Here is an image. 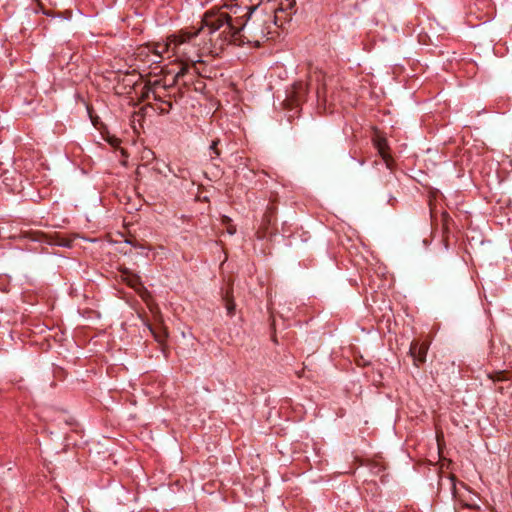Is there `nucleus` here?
I'll return each instance as SVG.
<instances>
[{"label":"nucleus","instance_id":"1","mask_svg":"<svg viewBox=\"0 0 512 512\" xmlns=\"http://www.w3.org/2000/svg\"><path fill=\"white\" fill-rule=\"evenodd\" d=\"M287 9H292L295 1L286 0ZM286 8L283 6L277 11L274 17L271 14L259 10L258 6L231 7L230 12H210L204 15V22L211 32H217L222 27L225 29L219 34L215 43L210 37L211 45L216 46L220 40V48L227 42H235L241 31H245V36L249 42L260 45L261 41L268 38L273 26H280L281 15Z\"/></svg>","mask_w":512,"mask_h":512},{"label":"nucleus","instance_id":"2","mask_svg":"<svg viewBox=\"0 0 512 512\" xmlns=\"http://www.w3.org/2000/svg\"><path fill=\"white\" fill-rule=\"evenodd\" d=\"M208 31V35H213L215 32H211L206 26L204 19L202 20V26L193 31H180L178 34L169 36L170 41L173 43L172 56H176L181 60L189 61L192 63L191 68L195 73L199 74L196 64L198 61H194L191 58L192 52L195 50V46L191 44L192 40L196 38L200 33Z\"/></svg>","mask_w":512,"mask_h":512},{"label":"nucleus","instance_id":"3","mask_svg":"<svg viewBox=\"0 0 512 512\" xmlns=\"http://www.w3.org/2000/svg\"><path fill=\"white\" fill-rule=\"evenodd\" d=\"M173 43L170 41L169 36L165 43L153 42L140 49L139 55L153 56L152 63H160L164 53H172Z\"/></svg>","mask_w":512,"mask_h":512},{"label":"nucleus","instance_id":"4","mask_svg":"<svg viewBox=\"0 0 512 512\" xmlns=\"http://www.w3.org/2000/svg\"><path fill=\"white\" fill-rule=\"evenodd\" d=\"M307 94V87L302 82H297L292 86V89L287 93L283 102L284 107L293 112L305 100Z\"/></svg>","mask_w":512,"mask_h":512},{"label":"nucleus","instance_id":"5","mask_svg":"<svg viewBox=\"0 0 512 512\" xmlns=\"http://www.w3.org/2000/svg\"><path fill=\"white\" fill-rule=\"evenodd\" d=\"M148 307L150 311L155 314L156 317V323L148 325L149 330L154 336L155 340L158 343L163 344L168 336L167 329L162 323L161 317L159 315V310L156 307V305L148 304Z\"/></svg>","mask_w":512,"mask_h":512},{"label":"nucleus","instance_id":"6","mask_svg":"<svg viewBox=\"0 0 512 512\" xmlns=\"http://www.w3.org/2000/svg\"><path fill=\"white\" fill-rule=\"evenodd\" d=\"M428 348L429 345L426 342L420 343L418 340L411 342L409 353L413 358L415 366L425 363Z\"/></svg>","mask_w":512,"mask_h":512},{"label":"nucleus","instance_id":"7","mask_svg":"<svg viewBox=\"0 0 512 512\" xmlns=\"http://www.w3.org/2000/svg\"><path fill=\"white\" fill-rule=\"evenodd\" d=\"M125 275V281L127 284L134 288L135 291L139 294V296L148 304L150 303L151 295L150 292L143 286V284L140 281V278L136 275L130 274V273H124Z\"/></svg>","mask_w":512,"mask_h":512},{"label":"nucleus","instance_id":"8","mask_svg":"<svg viewBox=\"0 0 512 512\" xmlns=\"http://www.w3.org/2000/svg\"><path fill=\"white\" fill-rule=\"evenodd\" d=\"M373 143L387 166L390 167L391 156L388 153L389 147L386 138L380 134H376L373 138Z\"/></svg>","mask_w":512,"mask_h":512},{"label":"nucleus","instance_id":"9","mask_svg":"<svg viewBox=\"0 0 512 512\" xmlns=\"http://www.w3.org/2000/svg\"><path fill=\"white\" fill-rule=\"evenodd\" d=\"M158 85H160V81H159V80H156V81H154L153 83H151V84H150V86H149V87H147V92L144 94V96L148 98V97H149V94L151 93V94L153 95V99H154L155 101H159V102H162V103H163V101H164V100L161 98V96H160V95H158V94L156 93V90H155V88H156Z\"/></svg>","mask_w":512,"mask_h":512},{"label":"nucleus","instance_id":"10","mask_svg":"<svg viewBox=\"0 0 512 512\" xmlns=\"http://www.w3.org/2000/svg\"><path fill=\"white\" fill-rule=\"evenodd\" d=\"M490 379L494 382L508 380V373L506 371H495L489 374Z\"/></svg>","mask_w":512,"mask_h":512},{"label":"nucleus","instance_id":"11","mask_svg":"<svg viewBox=\"0 0 512 512\" xmlns=\"http://www.w3.org/2000/svg\"><path fill=\"white\" fill-rule=\"evenodd\" d=\"M317 99L318 102L323 101L324 103L327 101V85L323 83L321 86L317 88Z\"/></svg>","mask_w":512,"mask_h":512},{"label":"nucleus","instance_id":"12","mask_svg":"<svg viewBox=\"0 0 512 512\" xmlns=\"http://www.w3.org/2000/svg\"><path fill=\"white\" fill-rule=\"evenodd\" d=\"M190 67L185 64L181 67V69L176 73L175 75V81H178L181 77H184L188 71H189Z\"/></svg>","mask_w":512,"mask_h":512},{"label":"nucleus","instance_id":"13","mask_svg":"<svg viewBox=\"0 0 512 512\" xmlns=\"http://www.w3.org/2000/svg\"><path fill=\"white\" fill-rule=\"evenodd\" d=\"M225 300H226V308H227L228 314L232 315L235 310V304L229 298L228 294L226 295Z\"/></svg>","mask_w":512,"mask_h":512},{"label":"nucleus","instance_id":"14","mask_svg":"<svg viewBox=\"0 0 512 512\" xmlns=\"http://www.w3.org/2000/svg\"><path fill=\"white\" fill-rule=\"evenodd\" d=\"M220 143V140L219 139H215L212 141L211 145H210V150L215 154V156H219L220 155V150L218 148V145Z\"/></svg>","mask_w":512,"mask_h":512},{"label":"nucleus","instance_id":"15","mask_svg":"<svg viewBox=\"0 0 512 512\" xmlns=\"http://www.w3.org/2000/svg\"><path fill=\"white\" fill-rule=\"evenodd\" d=\"M163 104H165L166 106L160 107L159 108V113L160 114H167V113H169V111L172 109V102H170V101H163Z\"/></svg>","mask_w":512,"mask_h":512},{"label":"nucleus","instance_id":"16","mask_svg":"<svg viewBox=\"0 0 512 512\" xmlns=\"http://www.w3.org/2000/svg\"><path fill=\"white\" fill-rule=\"evenodd\" d=\"M298 112V110H296L295 112L293 113H289L288 114V120L291 121L294 117H295V114Z\"/></svg>","mask_w":512,"mask_h":512},{"label":"nucleus","instance_id":"17","mask_svg":"<svg viewBox=\"0 0 512 512\" xmlns=\"http://www.w3.org/2000/svg\"><path fill=\"white\" fill-rule=\"evenodd\" d=\"M235 232H236V229H235L233 226H230V227L228 228V233H229V234H231V235H232V234H234Z\"/></svg>","mask_w":512,"mask_h":512},{"label":"nucleus","instance_id":"18","mask_svg":"<svg viewBox=\"0 0 512 512\" xmlns=\"http://www.w3.org/2000/svg\"><path fill=\"white\" fill-rule=\"evenodd\" d=\"M265 220L267 221L268 224H270L271 223V216L266 214L265 215Z\"/></svg>","mask_w":512,"mask_h":512},{"label":"nucleus","instance_id":"19","mask_svg":"<svg viewBox=\"0 0 512 512\" xmlns=\"http://www.w3.org/2000/svg\"><path fill=\"white\" fill-rule=\"evenodd\" d=\"M324 78V76H322L321 74L317 75V81H320Z\"/></svg>","mask_w":512,"mask_h":512},{"label":"nucleus","instance_id":"20","mask_svg":"<svg viewBox=\"0 0 512 512\" xmlns=\"http://www.w3.org/2000/svg\"><path fill=\"white\" fill-rule=\"evenodd\" d=\"M176 82H177V81H175V80H174V81H173V83H171V86H174V84H175Z\"/></svg>","mask_w":512,"mask_h":512}]
</instances>
